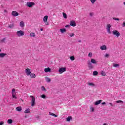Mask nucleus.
<instances>
[{"label":"nucleus","mask_w":125,"mask_h":125,"mask_svg":"<svg viewBox=\"0 0 125 125\" xmlns=\"http://www.w3.org/2000/svg\"><path fill=\"white\" fill-rule=\"evenodd\" d=\"M113 20H116L117 21H119L120 20L119 18H113Z\"/></svg>","instance_id":"nucleus-35"},{"label":"nucleus","mask_w":125,"mask_h":125,"mask_svg":"<svg viewBox=\"0 0 125 125\" xmlns=\"http://www.w3.org/2000/svg\"><path fill=\"white\" fill-rule=\"evenodd\" d=\"M41 89L42 91H46V89H45V87L43 86L41 87Z\"/></svg>","instance_id":"nucleus-26"},{"label":"nucleus","mask_w":125,"mask_h":125,"mask_svg":"<svg viewBox=\"0 0 125 125\" xmlns=\"http://www.w3.org/2000/svg\"><path fill=\"white\" fill-rule=\"evenodd\" d=\"M24 34L25 32L22 30H19L16 32L17 37H22V36H24Z\"/></svg>","instance_id":"nucleus-1"},{"label":"nucleus","mask_w":125,"mask_h":125,"mask_svg":"<svg viewBox=\"0 0 125 125\" xmlns=\"http://www.w3.org/2000/svg\"><path fill=\"white\" fill-rule=\"evenodd\" d=\"M41 97L42 98H43V99H45V98H46V96H45V95H44V94H43L41 96Z\"/></svg>","instance_id":"nucleus-29"},{"label":"nucleus","mask_w":125,"mask_h":125,"mask_svg":"<svg viewBox=\"0 0 125 125\" xmlns=\"http://www.w3.org/2000/svg\"><path fill=\"white\" fill-rule=\"evenodd\" d=\"M44 72H45V73H48V72H51V69L49 67L45 68Z\"/></svg>","instance_id":"nucleus-16"},{"label":"nucleus","mask_w":125,"mask_h":125,"mask_svg":"<svg viewBox=\"0 0 125 125\" xmlns=\"http://www.w3.org/2000/svg\"><path fill=\"white\" fill-rule=\"evenodd\" d=\"M29 36L30 38H35V37H36V34L34 32H32L30 34Z\"/></svg>","instance_id":"nucleus-20"},{"label":"nucleus","mask_w":125,"mask_h":125,"mask_svg":"<svg viewBox=\"0 0 125 125\" xmlns=\"http://www.w3.org/2000/svg\"><path fill=\"white\" fill-rule=\"evenodd\" d=\"M74 36H75V34H74V33H71L70 34V37H74Z\"/></svg>","instance_id":"nucleus-36"},{"label":"nucleus","mask_w":125,"mask_h":125,"mask_svg":"<svg viewBox=\"0 0 125 125\" xmlns=\"http://www.w3.org/2000/svg\"><path fill=\"white\" fill-rule=\"evenodd\" d=\"M45 79L46 80V82H47V83H49L51 81V80L48 77H45Z\"/></svg>","instance_id":"nucleus-22"},{"label":"nucleus","mask_w":125,"mask_h":125,"mask_svg":"<svg viewBox=\"0 0 125 125\" xmlns=\"http://www.w3.org/2000/svg\"><path fill=\"white\" fill-rule=\"evenodd\" d=\"M21 101H22V102H24V101L22 99H21Z\"/></svg>","instance_id":"nucleus-46"},{"label":"nucleus","mask_w":125,"mask_h":125,"mask_svg":"<svg viewBox=\"0 0 125 125\" xmlns=\"http://www.w3.org/2000/svg\"><path fill=\"white\" fill-rule=\"evenodd\" d=\"M16 110H22V107L21 106L17 107Z\"/></svg>","instance_id":"nucleus-33"},{"label":"nucleus","mask_w":125,"mask_h":125,"mask_svg":"<svg viewBox=\"0 0 125 125\" xmlns=\"http://www.w3.org/2000/svg\"><path fill=\"white\" fill-rule=\"evenodd\" d=\"M60 31L61 32H62V33H66V32H67V30H66V29L65 28H62L61 29H60Z\"/></svg>","instance_id":"nucleus-21"},{"label":"nucleus","mask_w":125,"mask_h":125,"mask_svg":"<svg viewBox=\"0 0 125 125\" xmlns=\"http://www.w3.org/2000/svg\"><path fill=\"white\" fill-rule=\"evenodd\" d=\"M4 12H7V11H6V10H4Z\"/></svg>","instance_id":"nucleus-45"},{"label":"nucleus","mask_w":125,"mask_h":125,"mask_svg":"<svg viewBox=\"0 0 125 125\" xmlns=\"http://www.w3.org/2000/svg\"><path fill=\"white\" fill-rule=\"evenodd\" d=\"M88 57H90V58H91L92 57V53L90 52L88 55Z\"/></svg>","instance_id":"nucleus-31"},{"label":"nucleus","mask_w":125,"mask_h":125,"mask_svg":"<svg viewBox=\"0 0 125 125\" xmlns=\"http://www.w3.org/2000/svg\"><path fill=\"white\" fill-rule=\"evenodd\" d=\"M122 27H125V22H123V23L122 24Z\"/></svg>","instance_id":"nucleus-39"},{"label":"nucleus","mask_w":125,"mask_h":125,"mask_svg":"<svg viewBox=\"0 0 125 125\" xmlns=\"http://www.w3.org/2000/svg\"><path fill=\"white\" fill-rule=\"evenodd\" d=\"M93 76H97V75H98V72L96 71H95L93 72Z\"/></svg>","instance_id":"nucleus-27"},{"label":"nucleus","mask_w":125,"mask_h":125,"mask_svg":"<svg viewBox=\"0 0 125 125\" xmlns=\"http://www.w3.org/2000/svg\"><path fill=\"white\" fill-rule=\"evenodd\" d=\"M112 33L113 35H114V36H116L117 38H119V37H120L121 35V33H120V32L118 30H113L112 31Z\"/></svg>","instance_id":"nucleus-3"},{"label":"nucleus","mask_w":125,"mask_h":125,"mask_svg":"<svg viewBox=\"0 0 125 125\" xmlns=\"http://www.w3.org/2000/svg\"><path fill=\"white\" fill-rule=\"evenodd\" d=\"M70 58L72 61H74V60H75V57L74 56H71Z\"/></svg>","instance_id":"nucleus-30"},{"label":"nucleus","mask_w":125,"mask_h":125,"mask_svg":"<svg viewBox=\"0 0 125 125\" xmlns=\"http://www.w3.org/2000/svg\"><path fill=\"white\" fill-rule=\"evenodd\" d=\"M94 13H89V15H90V16H93V15H94Z\"/></svg>","instance_id":"nucleus-38"},{"label":"nucleus","mask_w":125,"mask_h":125,"mask_svg":"<svg viewBox=\"0 0 125 125\" xmlns=\"http://www.w3.org/2000/svg\"><path fill=\"white\" fill-rule=\"evenodd\" d=\"M5 39H3L2 40V42H4V41H5Z\"/></svg>","instance_id":"nucleus-43"},{"label":"nucleus","mask_w":125,"mask_h":125,"mask_svg":"<svg viewBox=\"0 0 125 125\" xmlns=\"http://www.w3.org/2000/svg\"><path fill=\"white\" fill-rule=\"evenodd\" d=\"M70 26H73V27H76L77 24H76V21H71L70 23Z\"/></svg>","instance_id":"nucleus-10"},{"label":"nucleus","mask_w":125,"mask_h":125,"mask_svg":"<svg viewBox=\"0 0 125 125\" xmlns=\"http://www.w3.org/2000/svg\"><path fill=\"white\" fill-rule=\"evenodd\" d=\"M96 0H90L91 2H92V3H94V2H95V1Z\"/></svg>","instance_id":"nucleus-37"},{"label":"nucleus","mask_w":125,"mask_h":125,"mask_svg":"<svg viewBox=\"0 0 125 125\" xmlns=\"http://www.w3.org/2000/svg\"><path fill=\"white\" fill-rule=\"evenodd\" d=\"M102 105H105L106 104V103L104 102L102 103Z\"/></svg>","instance_id":"nucleus-41"},{"label":"nucleus","mask_w":125,"mask_h":125,"mask_svg":"<svg viewBox=\"0 0 125 125\" xmlns=\"http://www.w3.org/2000/svg\"><path fill=\"white\" fill-rule=\"evenodd\" d=\"M88 68H89L90 69H93V68H94V66L92 64V63H91V62H88Z\"/></svg>","instance_id":"nucleus-13"},{"label":"nucleus","mask_w":125,"mask_h":125,"mask_svg":"<svg viewBox=\"0 0 125 125\" xmlns=\"http://www.w3.org/2000/svg\"><path fill=\"white\" fill-rule=\"evenodd\" d=\"M20 26L21 27V28H23L25 27V24L24 23V21H21L20 23Z\"/></svg>","instance_id":"nucleus-18"},{"label":"nucleus","mask_w":125,"mask_h":125,"mask_svg":"<svg viewBox=\"0 0 125 125\" xmlns=\"http://www.w3.org/2000/svg\"><path fill=\"white\" fill-rule=\"evenodd\" d=\"M91 63H92V64H97V61H96L94 59H91Z\"/></svg>","instance_id":"nucleus-17"},{"label":"nucleus","mask_w":125,"mask_h":125,"mask_svg":"<svg viewBox=\"0 0 125 125\" xmlns=\"http://www.w3.org/2000/svg\"><path fill=\"white\" fill-rule=\"evenodd\" d=\"M109 105H110V106H113V104H112V103H109Z\"/></svg>","instance_id":"nucleus-42"},{"label":"nucleus","mask_w":125,"mask_h":125,"mask_svg":"<svg viewBox=\"0 0 125 125\" xmlns=\"http://www.w3.org/2000/svg\"><path fill=\"white\" fill-rule=\"evenodd\" d=\"M12 96L14 99H17V97H16V92H15V89L14 88L12 90Z\"/></svg>","instance_id":"nucleus-4"},{"label":"nucleus","mask_w":125,"mask_h":125,"mask_svg":"<svg viewBox=\"0 0 125 125\" xmlns=\"http://www.w3.org/2000/svg\"><path fill=\"white\" fill-rule=\"evenodd\" d=\"M101 74L103 77H105V76H106V73H105V71H102Z\"/></svg>","instance_id":"nucleus-24"},{"label":"nucleus","mask_w":125,"mask_h":125,"mask_svg":"<svg viewBox=\"0 0 125 125\" xmlns=\"http://www.w3.org/2000/svg\"><path fill=\"white\" fill-rule=\"evenodd\" d=\"M66 67H61L59 69V72L60 74H62L64 72H66Z\"/></svg>","instance_id":"nucleus-5"},{"label":"nucleus","mask_w":125,"mask_h":125,"mask_svg":"<svg viewBox=\"0 0 125 125\" xmlns=\"http://www.w3.org/2000/svg\"><path fill=\"white\" fill-rule=\"evenodd\" d=\"M65 28H70V25H66V26H65Z\"/></svg>","instance_id":"nucleus-40"},{"label":"nucleus","mask_w":125,"mask_h":125,"mask_svg":"<svg viewBox=\"0 0 125 125\" xmlns=\"http://www.w3.org/2000/svg\"><path fill=\"white\" fill-rule=\"evenodd\" d=\"M113 67H119L120 66V64H116V63H113Z\"/></svg>","instance_id":"nucleus-25"},{"label":"nucleus","mask_w":125,"mask_h":125,"mask_svg":"<svg viewBox=\"0 0 125 125\" xmlns=\"http://www.w3.org/2000/svg\"><path fill=\"white\" fill-rule=\"evenodd\" d=\"M31 78H33L34 79H35V78H36V74H34V73H31L30 75Z\"/></svg>","instance_id":"nucleus-23"},{"label":"nucleus","mask_w":125,"mask_h":125,"mask_svg":"<svg viewBox=\"0 0 125 125\" xmlns=\"http://www.w3.org/2000/svg\"><path fill=\"white\" fill-rule=\"evenodd\" d=\"M116 102L117 103H124V102H123L122 101H121V100L117 101Z\"/></svg>","instance_id":"nucleus-32"},{"label":"nucleus","mask_w":125,"mask_h":125,"mask_svg":"<svg viewBox=\"0 0 125 125\" xmlns=\"http://www.w3.org/2000/svg\"><path fill=\"white\" fill-rule=\"evenodd\" d=\"M6 53H0V58H3V57H5L6 56Z\"/></svg>","instance_id":"nucleus-15"},{"label":"nucleus","mask_w":125,"mask_h":125,"mask_svg":"<svg viewBox=\"0 0 125 125\" xmlns=\"http://www.w3.org/2000/svg\"><path fill=\"white\" fill-rule=\"evenodd\" d=\"M47 19H48V16H45L44 17L43 19V21L44 23H46V22H47Z\"/></svg>","instance_id":"nucleus-14"},{"label":"nucleus","mask_w":125,"mask_h":125,"mask_svg":"<svg viewBox=\"0 0 125 125\" xmlns=\"http://www.w3.org/2000/svg\"><path fill=\"white\" fill-rule=\"evenodd\" d=\"M62 15L63 17L65 19H67V14H66L65 13L63 12L62 13Z\"/></svg>","instance_id":"nucleus-28"},{"label":"nucleus","mask_w":125,"mask_h":125,"mask_svg":"<svg viewBox=\"0 0 125 125\" xmlns=\"http://www.w3.org/2000/svg\"><path fill=\"white\" fill-rule=\"evenodd\" d=\"M12 15L13 16H14L15 17H16V16H18L19 15V13L16 11H12Z\"/></svg>","instance_id":"nucleus-11"},{"label":"nucleus","mask_w":125,"mask_h":125,"mask_svg":"<svg viewBox=\"0 0 125 125\" xmlns=\"http://www.w3.org/2000/svg\"><path fill=\"white\" fill-rule=\"evenodd\" d=\"M101 102H102V100H100L98 101H96L94 103V104L95 106H97V105H99V104H100V103H101Z\"/></svg>","instance_id":"nucleus-12"},{"label":"nucleus","mask_w":125,"mask_h":125,"mask_svg":"<svg viewBox=\"0 0 125 125\" xmlns=\"http://www.w3.org/2000/svg\"><path fill=\"white\" fill-rule=\"evenodd\" d=\"M109 56H110V55H109V54H106L104 56V57H106L107 58H108Z\"/></svg>","instance_id":"nucleus-34"},{"label":"nucleus","mask_w":125,"mask_h":125,"mask_svg":"<svg viewBox=\"0 0 125 125\" xmlns=\"http://www.w3.org/2000/svg\"><path fill=\"white\" fill-rule=\"evenodd\" d=\"M26 4L28 7H32L33 5H35V3L33 2H28Z\"/></svg>","instance_id":"nucleus-8"},{"label":"nucleus","mask_w":125,"mask_h":125,"mask_svg":"<svg viewBox=\"0 0 125 125\" xmlns=\"http://www.w3.org/2000/svg\"><path fill=\"white\" fill-rule=\"evenodd\" d=\"M87 84L90 86H95V84H94V83H93L88 82Z\"/></svg>","instance_id":"nucleus-19"},{"label":"nucleus","mask_w":125,"mask_h":125,"mask_svg":"<svg viewBox=\"0 0 125 125\" xmlns=\"http://www.w3.org/2000/svg\"><path fill=\"white\" fill-rule=\"evenodd\" d=\"M40 30H41V31H43V29L42 28H41V29H40Z\"/></svg>","instance_id":"nucleus-44"},{"label":"nucleus","mask_w":125,"mask_h":125,"mask_svg":"<svg viewBox=\"0 0 125 125\" xmlns=\"http://www.w3.org/2000/svg\"><path fill=\"white\" fill-rule=\"evenodd\" d=\"M46 25H48V23L46 24Z\"/></svg>","instance_id":"nucleus-48"},{"label":"nucleus","mask_w":125,"mask_h":125,"mask_svg":"<svg viewBox=\"0 0 125 125\" xmlns=\"http://www.w3.org/2000/svg\"><path fill=\"white\" fill-rule=\"evenodd\" d=\"M111 27H112V26L110 24H107L106 25V30H107V33H109V34L111 33V29H110Z\"/></svg>","instance_id":"nucleus-6"},{"label":"nucleus","mask_w":125,"mask_h":125,"mask_svg":"<svg viewBox=\"0 0 125 125\" xmlns=\"http://www.w3.org/2000/svg\"><path fill=\"white\" fill-rule=\"evenodd\" d=\"M30 97L32 98L31 101V106H35V103L36 102V98H35V97L33 96H30Z\"/></svg>","instance_id":"nucleus-2"},{"label":"nucleus","mask_w":125,"mask_h":125,"mask_svg":"<svg viewBox=\"0 0 125 125\" xmlns=\"http://www.w3.org/2000/svg\"><path fill=\"white\" fill-rule=\"evenodd\" d=\"M0 52H1V49H0Z\"/></svg>","instance_id":"nucleus-47"},{"label":"nucleus","mask_w":125,"mask_h":125,"mask_svg":"<svg viewBox=\"0 0 125 125\" xmlns=\"http://www.w3.org/2000/svg\"><path fill=\"white\" fill-rule=\"evenodd\" d=\"M31 69L29 68H27L25 69V73L26 74L27 76H30L31 74Z\"/></svg>","instance_id":"nucleus-7"},{"label":"nucleus","mask_w":125,"mask_h":125,"mask_svg":"<svg viewBox=\"0 0 125 125\" xmlns=\"http://www.w3.org/2000/svg\"><path fill=\"white\" fill-rule=\"evenodd\" d=\"M101 50H107V46L105 45H103L100 47Z\"/></svg>","instance_id":"nucleus-9"}]
</instances>
